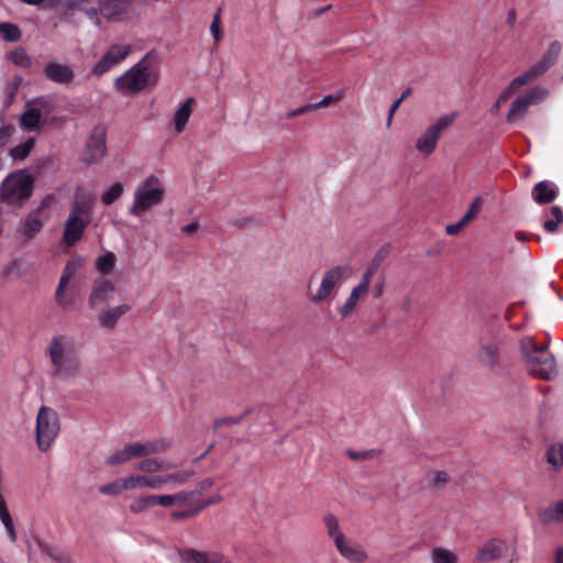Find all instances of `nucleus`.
<instances>
[{
	"label": "nucleus",
	"mask_w": 563,
	"mask_h": 563,
	"mask_svg": "<svg viewBox=\"0 0 563 563\" xmlns=\"http://www.w3.org/2000/svg\"><path fill=\"white\" fill-rule=\"evenodd\" d=\"M196 108V100L192 97L185 98L177 102L170 114L168 129L172 134H183L190 122Z\"/></svg>",
	"instance_id": "16"
},
{
	"label": "nucleus",
	"mask_w": 563,
	"mask_h": 563,
	"mask_svg": "<svg viewBox=\"0 0 563 563\" xmlns=\"http://www.w3.org/2000/svg\"><path fill=\"white\" fill-rule=\"evenodd\" d=\"M82 267H84V260L82 258L77 257V258L70 260L66 264V266H65V268L63 271V274L60 276L58 285H63V286L75 285L73 283V280L76 277V275L82 269Z\"/></svg>",
	"instance_id": "31"
},
{
	"label": "nucleus",
	"mask_w": 563,
	"mask_h": 563,
	"mask_svg": "<svg viewBox=\"0 0 563 563\" xmlns=\"http://www.w3.org/2000/svg\"><path fill=\"white\" fill-rule=\"evenodd\" d=\"M212 484H213V482L211 479H206L201 483V487H202V489H207V488L211 487Z\"/></svg>",
	"instance_id": "55"
},
{
	"label": "nucleus",
	"mask_w": 563,
	"mask_h": 563,
	"mask_svg": "<svg viewBox=\"0 0 563 563\" xmlns=\"http://www.w3.org/2000/svg\"><path fill=\"white\" fill-rule=\"evenodd\" d=\"M563 220V212L559 207H553L550 210L548 219L545 220L543 227L548 232H555L559 224Z\"/></svg>",
	"instance_id": "39"
},
{
	"label": "nucleus",
	"mask_w": 563,
	"mask_h": 563,
	"mask_svg": "<svg viewBox=\"0 0 563 563\" xmlns=\"http://www.w3.org/2000/svg\"><path fill=\"white\" fill-rule=\"evenodd\" d=\"M131 0H99L98 18L103 16L108 21L119 22L128 16Z\"/></svg>",
	"instance_id": "20"
},
{
	"label": "nucleus",
	"mask_w": 563,
	"mask_h": 563,
	"mask_svg": "<svg viewBox=\"0 0 563 563\" xmlns=\"http://www.w3.org/2000/svg\"><path fill=\"white\" fill-rule=\"evenodd\" d=\"M131 310L129 303H120L102 310L99 314V323L108 329H113L118 321Z\"/></svg>",
	"instance_id": "23"
},
{
	"label": "nucleus",
	"mask_w": 563,
	"mask_h": 563,
	"mask_svg": "<svg viewBox=\"0 0 563 563\" xmlns=\"http://www.w3.org/2000/svg\"><path fill=\"white\" fill-rule=\"evenodd\" d=\"M508 21H509L510 23H512V22L515 21V12H514V11L509 12Z\"/></svg>",
	"instance_id": "57"
},
{
	"label": "nucleus",
	"mask_w": 563,
	"mask_h": 563,
	"mask_svg": "<svg viewBox=\"0 0 563 563\" xmlns=\"http://www.w3.org/2000/svg\"><path fill=\"white\" fill-rule=\"evenodd\" d=\"M124 186L121 183H113L101 195V202L109 206L117 201L123 194Z\"/></svg>",
	"instance_id": "34"
},
{
	"label": "nucleus",
	"mask_w": 563,
	"mask_h": 563,
	"mask_svg": "<svg viewBox=\"0 0 563 563\" xmlns=\"http://www.w3.org/2000/svg\"><path fill=\"white\" fill-rule=\"evenodd\" d=\"M115 265V255L111 252L99 256L96 261V267L101 273H110Z\"/></svg>",
	"instance_id": "42"
},
{
	"label": "nucleus",
	"mask_w": 563,
	"mask_h": 563,
	"mask_svg": "<svg viewBox=\"0 0 563 563\" xmlns=\"http://www.w3.org/2000/svg\"><path fill=\"white\" fill-rule=\"evenodd\" d=\"M308 111H313V109H305V106L295 110L291 115H296V114H301V113H305V112H308Z\"/></svg>",
	"instance_id": "53"
},
{
	"label": "nucleus",
	"mask_w": 563,
	"mask_h": 563,
	"mask_svg": "<svg viewBox=\"0 0 563 563\" xmlns=\"http://www.w3.org/2000/svg\"><path fill=\"white\" fill-rule=\"evenodd\" d=\"M560 51L561 45L559 43H553L549 47L547 54L537 65L514 78L497 98L493 107V111H498L500 107L506 101H508V99L512 97L520 88L525 87L526 85L538 78L541 74H543L554 63V60L560 54Z\"/></svg>",
	"instance_id": "6"
},
{
	"label": "nucleus",
	"mask_w": 563,
	"mask_h": 563,
	"mask_svg": "<svg viewBox=\"0 0 563 563\" xmlns=\"http://www.w3.org/2000/svg\"><path fill=\"white\" fill-rule=\"evenodd\" d=\"M80 341L70 333H58L49 340L46 355L51 374L59 382H69L81 373Z\"/></svg>",
	"instance_id": "2"
},
{
	"label": "nucleus",
	"mask_w": 563,
	"mask_h": 563,
	"mask_svg": "<svg viewBox=\"0 0 563 563\" xmlns=\"http://www.w3.org/2000/svg\"><path fill=\"white\" fill-rule=\"evenodd\" d=\"M60 431L58 413L55 409L42 406L36 415L35 434L36 444L43 452L47 451Z\"/></svg>",
	"instance_id": "9"
},
{
	"label": "nucleus",
	"mask_w": 563,
	"mask_h": 563,
	"mask_svg": "<svg viewBox=\"0 0 563 563\" xmlns=\"http://www.w3.org/2000/svg\"><path fill=\"white\" fill-rule=\"evenodd\" d=\"M172 446V440L161 438L147 442H132L115 451L107 459L110 465L124 464L133 459L146 457L167 451Z\"/></svg>",
	"instance_id": "8"
},
{
	"label": "nucleus",
	"mask_w": 563,
	"mask_h": 563,
	"mask_svg": "<svg viewBox=\"0 0 563 563\" xmlns=\"http://www.w3.org/2000/svg\"><path fill=\"white\" fill-rule=\"evenodd\" d=\"M34 144H35V139L34 137L27 139L25 142L16 145L15 147H13L11 150V152H10L11 157L14 161H22V159H24L30 154V152L33 148Z\"/></svg>",
	"instance_id": "38"
},
{
	"label": "nucleus",
	"mask_w": 563,
	"mask_h": 563,
	"mask_svg": "<svg viewBox=\"0 0 563 563\" xmlns=\"http://www.w3.org/2000/svg\"><path fill=\"white\" fill-rule=\"evenodd\" d=\"M520 349L529 372L537 377L551 379L556 375L554 357L545 346L536 344L532 336H526L520 342Z\"/></svg>",
	"instance_id": "5"
},
{
	"label": "nucleus",
	"mask_w": 563,
	"mask_h": 563,
	"mask_svg": "<svg viewBox=\"0 0 563 563\" xmlns=\"http://www.w3.org/2000/svg\"><path fill=\"white\" fill-rule=\"evenodd\" d=\"M157 82V75L146 64V57L133 65L114 80V88L122 95H134Z\"/></svg>",
	"instance_id": "7"
},
{
	"label": "nucleus",
	"mask_w": 563,
	"mask_h": 563,
	"mask_svg": "<svg viewBox=\"0 0 563 563\" xmlns=\"http://www.w3.org/2000/svg\"><path fill=\"white\" fill-rule=\"evenodd\" d=\"M134 468L139 473H132L102 485L100 493L118 496L131 490L161 489L183 484L191 477L190 472L159 474L167 468V462L156 457L144 459Z\"/></svg>",
	"instance_id": "1"
},
{
	"label": "nucleus",
	"mask_w": 563,
	"mask_h": 563,
	"mask_svg": "<svg viewBox=\"0 0 563 563\" xmlns=\"http://www.w3.org/2000/svg\"><path fill=\"white\" fill-rule=\"evenodd\" d=\"M184 563H231V561L219 552H201L187 550L183 553Z\"/></svg>",
	"instance_id": "22"
},
{
	"label": "nucleus",
	"mask_w": 563,
	"mask_h": 563,
	"mask_svg": "<svg viewBox=\"0 0 563 563\" xmlns=\"http://www.w3.org/2000/svg\"><path fill=\"white\" fill-rule=\"evenodd\" d=\"M91 206L88 202H76L65 222L64 242L73 245L78 242L84 234L86 227L90 222Z\"/></svg>",
	"instance_id": "13"
},
{
	"label": "nucleus",
	"mask_w": 563,
	"mask_h": 563,
	"mask_svg": "<svg viewBox=\"0 0 563 563\" xmlns=\"http://www.w3.org/2000/svg\"><path fill=\"white\" fill-rule=\"evenodd\" d=\"M455 117L454 113L444 114L430 124L417 137L416 151L423 156H430L435 151L442 133L453 124Z\"/></svg>",
	"instance_id": "12"
},
{
	"label": "nucleus",
	"mask_w": 563,
	"mask_h": 563,
	"mask_svg": "<svg viewBox=\"0 0 563 563\" xmlns=\"http://www.w3.org/2000/svg\"><path fill=\"white\" fill-rule=\"evenodd\" d=\"M44 74L48 79L58 84H68L74 78V71L69 66L56 62L48 63L44 67Z\"/></svg>",
	"instance_id": "24"
},
{
	"label": "nucleus",
	"mask_w": 563,
	"mask_h": 563,
	"mask_svg": "<svg viewBox=\"0 0 563 563\" xmlns=\"http://www.w3.org/2000/svg\"><path fill=\"white\" fill-rule=\"evenodd\" d=\"M164 197V183L159 177L150 175L136 185L129 213L141 218L154 207L161 205Z\"/></svg>",
	"instance_id": "4"
},
{
	"label": "nucleus",
	"mask_w": 563,
	"mask_h": 563,
	"mask_svg": "<svg viewBox=\"0 0 563 563\" xmlns=\"http://www.w3.org/2000/svg\"><path fill=\"white\" fill-rule=\"evenodd\" d=\"M532 197L538 203H549L555 199L556 191L550 183L540 181L534 186Z\"/></svg>",
	"instance_id": "29"
},
{
	"label": "nucleus",
	"mask_w": 563,
	"mask_h": 563,
	"mask_svg": "<svg viewBox=\"0 0 563 563\" xmlns=\"http://www.w3.org/2000/svg\"><path fill=\"white\" fill-rule=\"evenodd\" d=\"M57 305L64 310H73L78 300L75 285H58L55 294Z\"/></svg>",
	"instance_id": "25"
},
{
	"label": "nucleus",
	"mask_w": 563,
	"mask_h": 563,
	"mask_svg": "<svg viewBox=\"0 0 563 563\" xmlns=\"http://www.w3.org/2000/svg\"><path fill=\"white\" fill-rule=\"evenodd\" d=\"M33 178L26 170L9 175L0 187L3 201L14 205L27 199L32 194Z\"/></svg>",
	"instance_id": "11"
},
{
	"label": "nucleus",
	"mask_w": 563,
	"mask_h": 563,
	"mask_svg": "<svg viewBox=\"0 0 563 563\" xmlns=\"http://www.w3.org/2000/svg\"><path fill=\"white\" fill-rule=\"evenodd\" d=\"M467 225L466 222H464L463 219H461L459 222L450 224L446 227L445 231L450 235L457 234L461 230H463Z\"/></svg>",
	"instance_id": "48"
},
{
	"label": "nucleus",
	"mask_w": 563,
	"mask_h": 563,
	"mask_svg": "<svg viewBox=\"0 0 563 563\" xmlns=\"http://www.w3.org/2000/svg\"><path fill=\"white\" fill-rule=\"evenodd\" d=\"M548 91L543 88L536 87L527 93L519 96L511 103L507 114L509 122L517 121L527 113L529 107L540 103L545 99Z\"/></svg>",
	"instance_id": "17"
},
{
	"label": "nucleus",
	"mask_w": 563,
	"mask_h": 563,
	"mask_svg": "<svg viewBox=\"0 0 563 563\" xmlns=\"http://www.w3.org/2000/svg\"><path fill=\"white\" fill-rule=\"evenodd\" d=\"M10 59L14 64L22 66V67H27L31 64L29 56L22 49H16V51L12 52L10 54Z\"/></svg>",
	"instance_id": "46"
},
{
	"label": "nucleus",
	"mask_w": 563,
	"mask_h": 563,
	"mask_svg": "<svg viewBox=\"0 0 563 563\" xmlns=\"http://www.w3.org/2000/svg\"><path fill=\"white\" fill-rule=\"evenodd\" d=\"M115 284L106 277L95 279L92 289L89 296V306L96 308L114 298Z\"/></svg>",
	"instance_id": "21"
},
{
	"label": "nucleus",
	"mask_w": 563,
	"mask_h": 563,
	"mask_svg": "<svg viewBox=\"0 0 563 563\" xmlns=\"http://www.w3.org/2000/svg\"><path fill=\"white\" fill-rule=\"evenodd\" d=\"M325 532L340 556L347 563H367L369 554L366 548L352 536L346 534L339 518L333 514L323 517Z\"/></svg>",
	"instance_id": "3"
},
{
	"label": "nucleus",
	"mask_w": 563,
	"mask_h": 563,
	"mask_svg": "<svg viewBox=\"0 0 563 563\" xmlns=\"http://www.w3.org/2000/svg\"><path fill=\"white\" fill-rule=\"evenodd\" d=\"M451 479L450 474L445 470L433 468L428 474V482L431 487L442 488Z\"/></svg>",
	"instance_id": "35"
},
{
	"label": "nucleus",
	"mask_w": 563,
	"mask_h": 563,
	"mask_svg": "<svg viewBox=\"0 0 563 563\" xmlns=\"http://www.w3.org/2000/svg\"><path fill=\"white\" fill-rule=\"evenodd\" d=\"M132 51L133 47L130 43H117L111 45L91 68L92 75L100 77L114 69L128 58Z\"/></svg>",
	"instance_id": "14"
},
{
	"label": "nucleus",
	"mask_w": 563,
	"mask_h": 563,
	"mask_svg": "<svg viewBox=\"0 0 563 563\" xmlns=\"http://www.w3.org/2000/svg\"><path fill=\"white\" fill-rule=\"evenodd\" d=\"M210 34L213 38V42L216 45H218L222 37H223V32H222V19H221V11L218 10L213 16H212V20H211V23H210Z\"/></svg>",
	"instance_id": "40"
},
{
	"label": "nucleus",
	"mask_w": 563,
	"mask_h": 563,
	"mask_svg": "<svg viewBox=\"0 0 563 563\" xmlns=\"http://www.w3.org/2000/svg\"><path fill=\"white\" fill-rule=\"evenodd\" d=\"M430 561L431 563H457L459 556L451 549L437 547L430 552Z\"/></svg>",
	"instance_id": "32"
},
{
	"label": "nucleus",
	"mask_w": 563,
	"mask_h": 563,
	"mask_svg": "<svg viewBox=\"0 0 563 563\" xmlns=\"http://www.w3.org/2000/svg\"><path fill=\"white\" fill-rule=\"evenodd\" d=\"M352 275L353 269L347 264L333 266L325 271L321 276L317 290L310 296V300L314 303L331 300L334 297L335 290Z\"/></svg>",
	"instance_id": "10"
},
{
	"label": "nucleus",
	"mask_w": 563,
	"mask_h": 563,
	"mask_svg": "<svg viewBox=\"0 0 563 563\" xmlns=\"http://www.w3.org/2000/svg\"><path fill=\"white\" fill-rule=\"evenodd\" d=\"M483 206V199L481 197H477L472 205L470 206L466 213L463 216L464 222L467 224L479 213Z\"/></svg>",
	"instance_id": "45"
},
{
	"label": "nucleus",
	"mask_w": 563,
	"mask_h": 563,
	"mask_svg": "<svg viewBox=\"0 0 563 563\" xmlns=\"http://www.w3.org/2000/svg\"><path fill=\"white\" fill-rule=\"evenodd\" d=\"M197 229H198V223L194 222V223H190V224L184 227L183 228V232H185V233H194V232L197 231Z\"/></svg>",
	"instance_id": "51"
},
{
	"label": "nucleus",
	"mask_w": 563,
	"mask_h": 563,
	"mask_svg": "<svg viewBox=\"0 0 563 563\" xmlns=\"http://www.w3.org/2000/svg\"><path fill=\"white\" fill-rule=\"evenodd\" d=\"M16 88H18L16 85H13L10 87V98H12L14 96Z\"/></svg>",
	"instance_id": "56"
},
{
	"label": "nucleus",
	"mask_w": 563,
	"mask_h": 563,
	"mask_svg": "<svg viewBox=\"0 0 563 563\" xmlns=\"http://www.w3.org/2000/svg\"><path fill=\"white\" fill-rule=\"evenodd\" d=\"M157 505V495L140 496L132 501L130 509L133 512H142Z\"/></svg>",
	"instance_id": "36"
},
{
	"label": "nucleus",
	"mask_w": 563,
	"mask_h": 563,
	"mask_svg": "<svg viewBox=\"0 0 563 563\" xmlns=\"http://www.w3.org/2000/svg\"><path fill=\"white\" fill-rule=\"evenodd\" d=\"M9 136H10L9 129H0V145L4 144Z\"/></svg>",
	"instance_id": "50"
},
{
	"label": "nucleus",
	"mask_w": 563,
	"mask_h": 563,
	"mask_svg": "<svg viewBox=\"0 0 563 563\" xmlns=\"http://www.w3.org/2000/svg\"><path fill=\"white\" fill-rule=\"evenodd\" d=\"M514 547L501 539L487 540L477 551L476 559L483 563H490L498 559L511 558Z\"/></svg>",
	"instance_id": "18"
},
{
	"label": "nucleus",
	"mask_w": 563,
	"mask_h": 563,
	"mask_svg": "<svg viewBox=\"0 0 563 563\" xmlns=\"http://www.w3.org/2000/svg\"><path fill=\"white\" fill-rule=\"evenodd\" d=\"M548 462L554 466L560 467L563 465V445L562 444H555L550 448L548 451Z\"/></svg>",
	"instance_id": "43"
},
{
	"label": "nucleus",
	"mask_w": 563,
	"mask_h": 563,
	"mask_svg": "<svg viewBox=\"0 0 563 563\" xmlns=\"http://www.w3.org/2000/svg\"><path fill=\"white\" fill-rule=\"evenodd\" d=\"M555 563H563V550H558Z\"/></svg>",
	"instance_id": "54"
},
{
	"label": "nucleus",
	"mask_w": 563,
	"mask_h": 563,
	"mask_svg": "<svg viewBox=\"0 0 563 563\" xmlns=\"http://www.w3.org/2000/svg\"><path fill=\"white\" fill-rule=\"evenodd\" d=\"M550 519L556 521H563V501L558 503L548 510Z\"/></svg>",
	"instance_id": "47"
},
{
	"label": "nucleus",
	"mask_w": 563,
	"mask_h": 563,
	"mask_svg": "<svg viewBox=\"0 0 563 563\" xmlns=\"http://www.w3.org/2000/svg\"><path fill=\"white\" fill-rule=\"evenodd\" d=\"M82 267H84V260L82 258L77 257V258L70 260L66 264V266H65V268L63 271V274L60 276L58 285H63V286L75 285L73 283V280L76 277V275L82 269Z\"/></svg>",
	"instance_id": "30"
},
{
	"label": "nucleus",
	"mask_w": 563,
	"mask_h": 563,
	"mask_svg": "<svg viewBox=\"0 0 563 563\" xmlns=\"http://www.w3.org/2000/svg\"><path fill=\"white\" fill-rule=\"evenodd\" d=\"M0 522L4 527L9 541L12 543L15 542L18 536L14 521L9 510L8 504L2 495H0Z\"/></svg>",
	"instance_id": "27"
},
{
	"label": "nucleus",
	"mask_w": 563,
	"mask_h": 563,
	"mask_svg": "<svg viewBox=\"0 0 563 563\" xmlns=\"http://www.w3.org/2000/svg\"><path fill=\"white\" fill-rule=\"evenodd\" d=\"M343 97H344V92L343 91H338V92L332 93V95H327V96H324L321 100H319L316 103H308V104H306L305 109H313V111H314V110H318V109L329 108V107L340 102L343 99Z\"/></svg>",
	"instance_id": "37"
},
{
	"label": "nucleus",
	"mask_w": 563,
	"mask_h": 563,
	"mask_svg": "<svg viewBox=\"0 0 563 563\" xmlns=\"http://www.w3.org/2000/svg\"><path fill=\"white\" fill-rule=\"evenodd\" d=\"M20 125L25 131H40L43 125L40 109L33 107L32 103H29L27 109L20 118Z\"/></svg>",
	"instance_id": "26"
},
{
	"label": "nucleus",
	"mask_w": 563,
	"mask_h": 563,
	"mask_svg": "<svg viewBox=\"0 0 563 563\" xmlns=\"http://www.w3.org/2000/svg\"><path fill=\"white\" fill-rule=\"evenodd\" d=\"M375 271V267H369L363 274L360 283L352 288L345 302L338 308V312L342 318L351 316L358 306V303L361 302V300H363L366 297Z\"/></svg>",
	"instance_id": "15"
},
{
	"label": "nucleus",
	"mask_w": 563,
	"mask_h": 563,
	"mask_svg": "<svg viewBox=\"0 0 563 563\" xmlns=\"http://www.w3.org/2000/svg\"><path fill=\"white\" fill-rule=\"evenodd\" d=\"M107 154L106 135L102 131L89 135L82 152V161L88 165L100 163Z\"/></svg>",
	"instance_id": "19"
},
{
	"label": "nucleus",
	"mask_w": 563,
	"mask_h": 563,
	"mask_svg": "<svg viewBox=\"0 0 563 563\" xmlns=\"http://www.w3.org/2000/svg\"><path fill=\"white\" fill-rule=\"evenodd\" d=\"M194 493L180 492L172 495H157V503L163 507L192 505Z\"/></svg>",
	"instance_id": "28"
},
{
	"label": "nucleus",
	"mask_w": 563,
	"mask_h": 563,
	"mask_svg": "<svg viewBox=\"0 0 563 563\" xmlns=\"http://www.w3.org/2000/svg\"><path fill=\"white\" fill-rule=\"evenodd\" d=\"M41 227L42 222L35 218L27 220V222L25 223V230L29 234L37 232L41 229Z\"/></svg>",
	"instance_id": "49"
},
{
	"label": "nucleus",
	"mask_w": 563,
	"mask_h": 563,
	"mask_svg": "<svg viewBox=\"0 0 563 563\" xmlns=\"http://www.w3.org/2000/svg\"><path fill=\"white\" fill-rule=\"evenodd\" d=\"M402 101V98L398 99L391 107L390 111H389V122L391 121L393 119V115L394 113L397 111L399 104L401 103Z\"/></svg>",
	"instance_id": "52"
},
{
	"label": "nucleus",
	"mask_w": 563,
	"mask_h": 563,
	"mask_svg": "<svg viewBox=\"0 0 563 563\" xmlns=\"http://www.w3.org/2000/svg\"><path fill=\"white\" fill-rule=\"evenodd\" d=\"M0 35L7 42H15L21 37L20 29L12 23H1L0 24Z\"/></svg>",
	"instance_id": "41"
},
{
	"label": "nucleus",
	"mask_w": 563,
	"mask_h": 563,
	"mask_svg": "<svg viewBox=\"0 0 563 563\" xmlns=\"http://www.w3.org/2000/svg\"><path fill=\"white\" fill-rule=\"evenodd\" d=\"M97 0H69V5L74 10L85 12L92 21L98 23V5Z\"/></svg>",
	"instance_id": "33"
},
{
	"label": "nucleus",
	"mask_w": 563,
	"mask_h": 563,
	"mask_svg": "<svg viewBox=\"0 0 563 563\" xmlns=\"http://www.w3.org/2000/svg\"><path fill=\"white\" fill-rule=\"evenodd\" d=\"M497 357V347L495 345L483 346L478 352V358L486 365H493Z\"/></svg>",
	"instance_id": "44"
}]
</instances>
